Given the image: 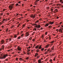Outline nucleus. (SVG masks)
Masks as SVG:
<instances>
[{
  "mask_svg": "<svg viewBox=\"0 0 63 63\" xmlns=\"http://www.w3.org/2000/svg\"><path fill=\"white\" fill-rule=\"evenodd\" d=\"M17 39H20V37H18L17 38Z\"/></svg>",
  "mask_w": 63,
  "mask_h": 63,
  "instance_id": "nucleus-49",
  "label": "nucleus"
},
{
  "mask_svg": "<svg viewBox=\"0 0 63 63\" xmlns=\"http://www.w3.org/2000/svg\"><path fill=\"white\" fill-rule=\"evenodd\" d=\"M30 28H31V27H27V28H28V29H30Z\"/></svg>",
  "mask_w": 63,
  "mask_h": 63,
  "instance_id": "nucleus-53",
  "label": "nucleus"
},
{
  "mask_svg": "<svg viewBox=\"0 0 63 63\" xmlns=\"http://www.w3.org/2000/svg\"><path fill=\"white\" fill-rule=\"evenodd\" d=\"M35 27H36V28H39L41 27V26H40V25H37L36 26H35Z\"/></svg>",
  "mask_w": 63,
  "mask_h": 63,
  "instance_id": "nucleus-8",
  "label": "nucleus"
},
{
  "mask_svg": "<svg viewBox=\"0 0 63 63\" xmlns=\"http://www.w3.org/2000/svg\"><path fill=\"white\" fill-rule=\"evenodd\" d=\"M30 51V50H28V51H27V52H29V51Z\"/></svg>",
  "mask_w": 63,
  "mask_h": 63,
  "instance_id": "nucleus-56",
  "label": "nucleus"
},
{
  "mask_svg": "<svg viewBox=\"0 0 63 63\" xmlns=\"http://www.w3.org/2000/svg\"><path fill=\"white\" fill-rule=\"evenodd\" d=\"M21 3V2L19 1V2H18V3H19V4H20Z\"/></svg>",
  "mask_w": 63,
  "mask_h": 63,
  "instance_id": "nucleus-55",
  "label": "nucleus"
},
{
  "mask_svg": "<svg viewBox=\"0 0 63 63\" xmlns=\"http://www.w3.org/2000/svg\"><path fill=\"white\" fill-rule=\"evenodd\" d=\"M54 46H53V47L51 48L52 49V50H53V49L54 48Z\"/></svg>",
  "mask_w": 63,
  "mask_h": 63,
  "instance_id": "nucleus-21",
  "label": "nucleus"
},
{
  "mask_svg": "<svg viewBox=\"0 0 63 63\" xmlns=\"http://www.w3.org/2000/svg\"><path fill=\"white\" fill-rule=\"evenodd\" d=\"M54 43V41H52L51 42H50V43H51V44H52V43Z\"/></svg>",
  "mask_w": 63,
  "mask_h": 63,
  "instance_id": "nucleus-34",
  "label": "nucleus"
},
{
  "mask_svg": "<svg viewBox=\"0 0 63 63\" xmlns=\"http://www.w3.org/2000/svg\"><path fill=\"white\" fill-rule=\"evenodd\" d=\"M16 61H17V60H18V59L17 58H16Z\"/></svg>",
  "mask_w": 63,
  "mask_h": 63,
  "instance_id": "nucleus-58",
  "label": "nucleus"
},
{
  "mask_svg": "<svg viewBox=\"0 0 63 63\" xmlns=\"http://www.w3.org/2000/svg\"><path fill=\"white\" fill-rule=\"evenodd\" d=\"M14 5V4H12L10 5L9 6V8L10 9V10H12V8H14L13 6Z\"/></svg>",
  "mask_w": 63,
  "mask_h": 63,
  "instance_id": "nucleus-1",
  "label": "nucleus"
},
{
  "mask_svg": "<svg viewBox=\"0 0 63 63\" xmlns=\"http://www.w3.org/2000/svg\"><path fill=\"white\" fill-rule=\"evenodd\" d=\"M16 35H14V38H16Z\"/></svg>",
  "mask_w": 63,
  "mask_h": 63,
  "instance_id": "nucleus-31",
  "label": "nucleus"
},
{
  "mask_svg": "<svg viewBox=\"0 0 63 63\" xmlns=\"http://www.w3.org/2000/svg\"><path fill=\"white\" fill-rule=\"evenodd\" d=\"M29 40H32V38H31V37H30L29 38Z\"/></svg>",
  "mask_w": 63,
  "mask_h": 63,
  "instance_id": "nucleus-32",
  "label": "nucleus"
},
{
  "mask_svg": "<svg viewBox=\"0 0 63 63\" xmlns=\"http://www.w3.org/2000/svg\"><path fill=\"white\" fill-rule=\"evenodd\" d=\"M19 60H20L21 61L22 60H23V59L22 60V58H20L19 59Z\"/></svg>",
  "mask_w": 63,
  "mask_h": 63,
  "instance_id": "nucleus-24",
  "label": "nucleus"
},
{
  "mask_svg": "<svg viewBox=\"0 0 63 63\" xmlns=\"http://www.w3.org/2000/svg\"><path fill=\"white\" fill-rule=\"evenodd\" d=\"M14 57H16V54L15 55H14Z\"/></svg>",
  "mask_w": 63,
  "mask_h": 63,
  "instance_id": "nucleus-45",
  "label": "nucleus"
},
{
  "mask_svg": "<svg viewBox=\"0 0 63 63\" xmlns=\"http://www.w3.org/2000/svg\"><path fill=\"white\" fill-rule=\"evenodd\" d=\"M18 3H17L16 4V6H18Z\"/></svg>",
  "mask_w": 63,
  "mask_h": 63,
  "instance_id": "nucleus-36",
  "label": "nucleus"
},
{
  "mask_svg": "<svg viewBox=\"0 0 63 63\" xmlns=\"http://www.w3.org/2000/svg\"><path fill=\"white\" fill-rule=\"evenodd\" d=\"M30 53V52H28L27 53V54H28V55H29V54Z\"/></svg>",
  "mask_w": 63,
  "mask_h": 63,
  "instance_id": "nucleus-38",
  "label": "nucleus"
},
{
  "mask_svg": "<svg viewBox=\"0 0 63 63\" xmlns=\"http://www.w3.org/2000/svg\"><path fill=\"white\" fill-rule=\"evenodd\" d=\"M49 39L50 40V39H51V37H50V36H49Z\"/></svg>",
  "mask_w": 63,
  "mask_h": 63,
  "instance_id": "nucleus-40",
  "label": "nucleus"
},
{
  "mask_svg": "<svg viewBox=\"0 0 63 63\" xmlns=\"http://www.w3.org/2000/svg\"><path fill=\"white\" fill-rule=\"evenodd\" d=\"M49 25V24H46L44 26H45V27H47V26H48Z\"/></svg>",
  "mask_w": 63,
  "mask_h": 63,
  "instance_id": "nucleus-11",
  "label": "nucleus"
},
{
  "mask_svg": "<svg viewBox=\"0 0 63 63\" xmlns=\"http://www.w3.org/2000/svg\"><path fill=\"white\" fill-rule=\"evenodd\" d=\"M50 50V48H49L47 50V52H48V51H49Z\"/></svg>",
  "mask_w": 63,
  "mask_h": 63,
  "instance_id": "nucleus-23",
  "label": "nucleus"
},
{
  "mask_svg": "<svg viewBox=\"0 0 63 63\" xmlns=\"http://www.w3.org/2000/svg\"><path fill=\"white\" fill-rule=\"evenodd\" d=\"M51 11H52V12H53V9H51Z\"/></svg>",
  "mask_w": 63,
  "mask_h": 63,
  "instance_id": "nucleus-50",
  "label": "nucleus"
},
{
  "mask_svg": "<svg viewBox=\"0 0 63 63\" xmlns=\"http://www.w3.org/2000/svg\"><path fill=\"white\" fill-rule=\"evenodd\" d=\"M4 46L2 45V46L1 48H0V51H1L2 50V49L4 50Z\"/></svg>",
  "mask_w": 63,
  "mask_h": 63,
  "instance_id": "nucleus-5",
  "label": "nucleus"
},
{
  "mask_svg": "<svg viewBox=\"0 0 63 63\" xmlns=\"http://www.w3.org/2000/svg\"><path fill=\"white\" fill-rule=\"evenodd\" d=\"M58 5H59V6H61V4H58Z\"/></svg>",
  "mask_w": 63,
  "mask_h": 63,
  "instance_id": "nucleus-46",
  "label": "nucleus"
},
{
  "mask_svg": "<svg viewBox=\"0 0 63 63\" xmlns=\"http://www.w3.org/2000/svg\"><path fill=\"white\" fill-rule=\"evenodd\" d=\"M35 39H32V41H35Z\"/></svg>",
  "mask_w": 63,
  "mask_h": 63,
  "instance_id": "nucleus-54",
  "label": "nucleus"
},
{
  "mask_svg": "<svg viewBox=\"0 0 63 63\" xmlns=\"http://www.w3.org/2000/svg\"><path fill=\"white\" fill-rule=\"evenodd\" d=\"M44 50V48H43L41 49V50H42V51H43V50Z\"/></svg>",
  "mask_w": 63,
  "mask_h": 63,
  "instance_id": "nucleus-35",
  "label": "nucleus"
},
{
  "mask_svg": "<svg viewBox=\"0 0 63 63\" xmlns=\"http://www.w3.org/2000/svg\"><path fill=\"white\" fill-rule=\"evenodd\" d=\"M21 23H20L19 24L18 26H17V27H19V26H20V25H21Z\"/></svg>",
  "mask_w": 63,
  "mask_h": 63,
  "instance_id": "nucleus-19",
  "label": "nucleus"
},
{
  "mask_svg": "<svg viewBox=\"0 0 63 63\" xmlns=\"http://www.w3.org/2000/svg\"><path fill=\"white\" fill-rule=\"evenodd\" d=\"M42 46L41 45L39 47V49H42V47H41V46Z\"/></svg>",
  "mask_w": 63,
  "mask_h": 63,
  "instance_id": "nucleus-18",
  "label": "nucleus"
},
{
  "mask_svg": "<svg viewBox=\"0 0 63 63\" xmlns=\"http://www.w3.org/2000/svg\"><path fill=\"white\" fill-rule=\"evenodd\" d=\"M38 62L39 63H41V60H38Z\"/></svg>",
  "mask_w": 63,
  "mask_h": 63,
  "instance_id": "nucleus-14",
  "label": "nucleus"
},
{
  "mask_svg": "<svg viewBox=\"0 0 63 63\" xmlns=\"http://www.w3.org/2000/svg\"><path fill=\"white\" fill-rule=\"evenodd\" d=\"M23 27H25V25H23Z\"/></svg>",
  "mask_w": 63,
  "mask_h": 63,
  "instance_id": "nucleus-60",
  "label": "nucleus"
},
{
  "mask_svg": "<svg viewBox=\"0 0 63 63\" xmlns=\"http://www.w3.org/2000/svg\"><path fill=\"white\" fill-rule=\"evenodd\" d=\"M47 9H49V7H47Z\"/></svg>",
  "mask_w": 63,
  "mask_h": 63,
  "instance_id": "nucleus-51",
  "label": "nucleus"
},
{
  "mask_svg": "<svg viewBox=\"0 0 63 63\" xmlns=\"http://www.w3.org/2000/svg\"><path fill=\"white\" fill-rule=\"evenodd\" d=\"M30 17L32 18H34V17H36V16L35 15H31Z\"/></svg>",
  "mask_w": 63,
  "mask_h": 63,
  "instance_id": "nucleus-4",
  "label": "nucleus"
},
{
  "mask_svg": "<svg viewBox=\"0 0 63 63\" xmlns=\"http://www.w3.org/2000/svg\"><path fill=\"white\" fill-rule=\"evenodd\" d=\"M62 23V22H61L60 23H59V25H61V23Z\"/></svg>",
  "mask_w": 63,
  "mask_h": 63,
  "instance_id": "nucleus-42",
  "label": "nucleus"
},
{
  "mask_svg": "<svg viewBox=\"0 0 63 63\" xmlns=\"http://www.w3.org/2000/svg\"><path fill=\"white\" fill-rule=\"evenodd\" d=\"M55 57H55L53 59V60H54V61H55Z\"/></svg>",
  "mask_w": 63,
  "mask_h": 63,
  "instance_id": "nucleus-43",
  "label": "nucleus"
},
{
  "mask_svg": "<svg viewBox=\"0 0 63 63\" xmlns=\"http://www.w3.org/2000/svg\"><path fill=\"white\" fill-rule=\"evenodd\" d=\"M33 24V25H35V26H36L37 25L36 24Z\"/></svg>",
  "mask_w": 63,
  "mask_h": 63,
  "instance_id": "nucleus-29",
  "label": "nucleus"
},
{
  "mask_svg": "<svg viewBox=\"0 0 63 63\" xmlns=\"http://www.w3.org/2000/svg\"><path fill=\"white\" fill-rule=\"evenodd\" d=\"M35 3L34 4L35 5H37V3H36L35 2Z\"/></svg>",
  "mask_w": 63,
  "mask_h": 63,
  "instance_id": "nucleus-59",
  "label": "nucleus"
},
{
  "mask_svg": "<svg viewBox=\"0 0 63 63\" xmlns=\"http://www.w3.org/2000/svg\"><path fill=\"white\" fill-rule=\"evenodd\" d=\"M39 20H37L36 22H35V23H38L39 22Z\"/></svg>",
  "mask_w": 63,
  "mask_h": 63,
  "instance_id": "nucleus-20",
  "label": "nucleus"
},
{
  "mask_svg": "<svg viewBox=\"0 0 63 63\" xmlns=\"http://www.w3.org/2000/svg\"><path fill=\"white\" fill-rule=\"evenodd\" d=\"M28 58H29V57H28L26 58V59L27 60H28Z\"/></svg>",
  "mask_w": 63,
  "mask_h": 63,
  "instance_id": "nucleus-39",
  "label": "nucleus"
},
{
  "mask_svg": "<svg viewBox=\"0 0 63 63\" xmlns=\"http://www.w3.org/2000/svg\"><path fill=\"white\" fill-rule=\"evenodd\" d=\"M3 13H1L0 14V16H3Z\"/></svg>",
  "mask_w": 63,
  "mask_h": 63,
  "instance_id": "nucleus-37",
  "label": "nucleus"
},
{
  "mask_svg": "<svg viewBox=\"0 0 63 63\" xmlns=\"http://www.w3.org/2000/svg\"><path fill=\"white\" fill-rule=\"evenodd\" d=\"M54 23V22H51V21H50L49 22V24H53V23Z\"/></svg>",
  "mask_w": 63,
  "mask_h": 63,
  "instance_id": "nucleus-7",
  "label": "nucleus"
},
{
  "mask_svg": "<svg viewBox=\"0 0 63 63\" xmlns=\"http://www.w3.org/2000/svg\"><path fill=\"white\" fill-rule=\"evenodd\" d=\"M39 47V45H37L35 47V48H36V49H37V48H38Z\"/></svg>",
  "mask_w": 63,
  "mask_h": 63,
  "instance_id": "nucleus-17",
  "label": "nucleus"
},
{
  "mask_svg": "<svg viewBox=\"0 0 63 63\" xmlns=\"http://www.w3.org/2000/svg\"><path fill=\"white\" fill-rule=\"evenodd\" d=\"M60 3H62V4H63V1L62 0H60Z\"/></svg>",
  "mask_w": 63,
  "mask_h": 63,
  "instance_id": "nucleus-13",
  "label": "nucleus"
},
{
  "mask_svg": "<svg viewBox=\"0 0 63 63\" xmlns=\"http://www.w3.org/2000/svg\"><path fill=\"white\" fill-rule=\"evenodd\" d=\"M17 48L18 50H21V48L20 47H18Z\"/></svg>",
  "mask_w": 63,
  "mask_h": 63,
  "instance_id": "nucleus-10",
  "label": "nucleus"
},
{
  "mask_svg": "<svg viewBox=\"0 0 63 63\" xmlns=\"http://www.w3.org/2000/svg\"><path fill=\"white\" fill-rule=\"evenodd\" d=\"M49 45H46L45 47V48H47V47H49Z\"/></svg>",
  "mask_w": 63,
  "mask_h": 63,
  "instance_id": "nucleus-12",
  "label": "nucleus"
},
{
  "mask_svg": "<svg viewBox=\"0 0 63 63\" xmlns=\"http://www.w3.org/2000/svg\"><path fill=\"white\" fill-rule=\"evenodd\" d=\"M47 32H46L45 33V34L46 35H47Z\"/></svg>",
  "mask_w": 63,
  "mask_h": 63,
  "instance_id": "nucleus-41",
  "label": "nucleus"
},
{
  "mask_svg": "<svg viewBox=\"0 0 63 63\" xmlns=\"http://www.w3.org/2000/svg\"><path fill=\"white\" fill-rule=\"evenodd\" d=\"M47 52H46L45 53V54H47Z\"/></svg>",
  "mask_w": 63,
  "mask_h": 63,
  "instance_id": "nucleus-44",
  "label": "nucleus"
},
{
  "mask_svg": "<svg viewBox=\"0 0 63 63\" xmlns=\"http://www.w3.org/2000/svg\"><path fill=\"white\" fill-rule=\"evenodd\" d=\"M5 60V61H8V59H7Z\"/></svg>",
  "mask_w": 63,
  "mask_h": 63,
  "instance_id": "nucleus-57",
  "label": "nucleus"
},
{
  "mask_svg": "<svg viewBox=\"0 0 63 63\" xmlns=\"http://www.w3.org/2000/svg\"><path fill=\"white\" fill-rule=\"evenodd\" d=\"M53 12L54 13H56V12H55V11H53Z\"/></svg>",
  "mask_w": 63,
  "mask_h": 63,
  "instance_id": "nucleus-48",
  "label": "nucleus"
},
{
  "mask_svg": "<svg viewBox=\"0 0 63 63\" xmlns=\"http://www.w3.org/2000/svg\"><path fill=\"white\" fill-rule=\"evenodd\" d=\"M5 10H6V9H3V11H5Z\"/></svg>",
  "mask_w": 63,
  "mask_h": 63,
  "instance_id": "nucleus-52",
  "label": "nucleus"
},
{
  "mask_svg": "<svg viewBox=\"0 0 63 63\" xmlns=\"http://www.w3.org/2000/svg\"><path fill=\"white\" fill-rule=\"evenodd\" d=\"M52 60L50 59V60L49 62H50V63L52 62Z\"/></svg>",
  "mask_w": 63,
  "mask_h": 63,
  "instance_id": "nucleus-28",
  "label": "nucleus"
},
{
  "mask_svg": "<svg viewBox=\"0 0 63 63\" xmlns=\"http://www.w3.org/2000/svg\"><path fill=\"white\" fill-rule=\"evenodd\" d=\"M10 41H11V38H9V39Z\"/></svg>",
  "mask_w": 63,
  "mask_h": 63,
  "instance_id": "nucleus-64",
  "label": "nucleus"
},
{
  "mask_svg": "<svg viewBox=\"0 0 63 63\" xmlns=\"http://www.w3.org/2000/svg\"><path fill=\"white\" fill-rule=\"evenodd\" d=\"M3 24L2 22H0V24Z\"/></svg>",
  "mask_w": 63,
  "mask_h": 63,
  "instance_id": "nucleus-47",
  "label": "nucleus"
},
{
  "mask_svg": "<svg viewBox=\"0 0 63 63\" xmlns=\"http://www.w3.org/2000/svg\"><path fill=\"white\" fill-rule=\"evenodd\" d=\"M1 44H3V43H4V40H2L1 41Z\"/></svg>",
  "mask_w": 63,
  "mask_h": 63,
  "instance_id": "nucleus-9",
  "label": "nucleus"
},
{
  "mask_svg": "<svg viewBox=\"0 0 63 63\" xmlns=\"http://www.w3.org/2000/svg\"><path fill=\"white\" fill-rule=\"evenodd\" d=\"M55 54H52V56H54V55Z\"/></svg>",
  "mask_w": 63,
  "mask_h": 63,
  "instance_id": "nucleus-61",
  "label": "nucleus"
},
{
  "mask_svg": "<svg viewBox=\"0 0 63 63\" xmlns=\"http://www.w3.org/2000/svg\"><path fill=\"white\" fill-rule=\"evenodd\" d=\"M40 0H36V1H35V2L36 3H37L38 1H39Z\"/></svg>",
  "mask_w": 63,
  "mask_h": 63,
  "instance_id": "nucleus-22",
  "label": "nucleus"
},
{
  "mask_svg": "<svg viewBox=\"0 0 63 63\" xmlns=\"http://www.w3.org/2000/svg\"><path fill=\"white\" fill-rule=\"evenodd\" d=\"M8 39H7L6 40V42H8Z\"/></svg>",
  "mask_w": 63,
  "mask_h": 63,
  "instance_id": "nucleus-30",
  "label": "nucleus"
},
{
  "mask_svg": "<svg viewBox=\"0 0 63 63\" xmlns=\"http://www.w3.org/2000/svg\"><path fill=\"white\" fill-rule=\"evenodd\" d=\"M54 11H55L56 12H58V10H57V9H55Z\"/></svg>",
  "mask_w": 63,
  "mask_h": 63,
  "instance_id": "nucleus-15",
  "label": "nucleus"
},
{
  "mask_svg": "<svg viewBox=\"0 0 63 63\" xmlns=\"http://www.w3.org/2000/svg\"><path fill=\"white\" fill-rule=\"evenodd\" d=\"M6 56H8V55L7 54H6L4 55L2 57H0V59H5L6 57Z\"/></svg>",
  "mask_w": 63,
  "mask_h": 63,
  "instance_id": "nucleus-2",
  "label": "nucleus"
},
{
  "mask_svg": "<svg viewBox=\"0 0 63 63\" xmlns=\"http://www.w3.org/2000/svg\"><path fill=\"white\" fill-rule=\"evenodd\" d=\"M26 33V37H27V36H28L29 35V32H27Z\"/></svg>",
  "mask_w": 63,
  "mask_h": 63,
  "instance_id": "nucleus-6",
  "label": "nucleus"
},
{
  "mask_svg": "<svg viewBox=\"0 0 63 63\" xmlns=\"http://www.w3.org/2000/svg\"><path fill=\"white\" fill-rule=\"evenodd\" d=\"M6 14L7 15H9V13H7Z\"/></svg>",
  "mask_w": 63,
  "mask_h": 63,
  "instance_id": "nucleus-62",
  "label": "nucleus"
},
{
  "mask_svg": "<svg viewBox=\"0 0 63 63\" xmlns=\"http://www.w3.org/2000/svg\"><path fill=\"white\" fill-rule=\"evenodd\" d=\"M39 51V49H37L36 50V52H38Z\"/></svg>",
  "mask_w": 63,
  "mask_h": 63,
  "instance_id": "nucleus-27",
  "label": "nucleus"
},
{
  "mask_svg": "<svg viewBox=\"0 0 63 63\" xmlns=\"http://www.w3.org/2000/svg\"><path fill=\"white\" fill-rule=\"evenodd\" d=\"M24 34H22L21 35V36H23V35H24Z\"/></svg>",
  "mask_w": 63,
  "mask_h": 63,
  "instance_id": "nucleus-63",
  "label": "nucleus"
},
{
  "mask_svg": "<svg viewBox=\"0 0 63 63\" xmlns=\"http://www.w3.org/2000/svg\"><path fill=\"white\" fill-rule=\"evenodd\" d=\"M38 55V53H36L35 54V57H36V56H37Z\"/></svg>",
  "mask_w": 63,
  "mask_h": 63,
  "instance_id": "nucleus-16",
  "label": "nucleus"
},
{
  "mask_svg": "<svg viewBox=\"0 0 63 63\" xmlns=\"http://www.w3.org/2000/svg\"><path fill=\"white\" fill-rule=\"evenodd\" d=\"M63 30V28L62 27H61V28L58 30L60 32H62V30Z\"/></svg>",
  "mask_w": 63,
  "mask_h": 63,
  "instance_id": "nucleus-3",
  "label": "nucleus"
},
{
  "mask_svg": "<svg viewBox=\"0 0 63 63\" xmlns=\"http://www.w3.org/2000/svg\"><path fill=\"white\" fill-rule=\"evenodd\" d=\"M49 28H51V26H49Z\"/></svg>",
  "mask_w": 63,
  "mask_h": 63,
  "instance_id": "nucleus-33",
  "label": "nucleus"
},
{
  "mask_svg": "<svg viewBox=\"0 0 63 63\" xmlns=\"http://www.w3.org/2000/svg\"><path fill=\"white\" fill-rule=\"evenodd\" d=\"M36 30H37V29L35 28H34L33 29V30H34V31H36Z\"/></svg>",
  "mask_w": 63,
  "mask_h": 63,
  "instance_id": "nucleus-26",
  "label": "nucleus"
},
{
  "mask_svg": "<svg viewBox=\"0 0 63 63\" xmlns=\"http://www.w3.org/2000/svg\"><path fill=\"white\" fill-rule=\"evenodd\" d=\"M26 22H29V20H28L27 19H26Z\"/></svg>",
  "mask_w": 63,
  "mask_h": 63,
  "instance_id": "nucleus-25",
  "label": "nucleus"
}]
</instances>
